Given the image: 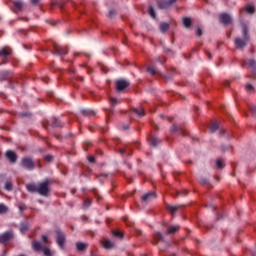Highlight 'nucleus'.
<instances>
[{"instance_id": "1", "label": "nucleus", "mask_w": 256, "mask_h": 256, "mask_svg": "<svg viewBox=\"0 0 256 256\" xmlns=\"http://www.w3.org/2000/svg\"><path fill=\"white\" fill-rule=\"evenodd\" d=\"M241 27H242V38L237 37L234 39V45L236 49H240V50L245 49L249 41H251V35L249 34V23L242 22Z\"/></svg>"}, {"instance_id": "2", "label": "nucleus", "mask_w": 256, "mask_h": 256, "mask_svg": "<svg viewBox=\"0 0 256 256\" xmlns=\"http://www.w3.org/2000/svg\"><path fill=\"white\" fill-rule=\"evenodd\" d=\"M50 184L51 182H49L48 179L44 180L41 183H38V195H41L42 197H49V193H51V188L49 187Z\"/></svg>"}, {"instance_id": "3", "label": "nucleus", "mask_w": 256, "mask_h": 256, "mask_svg": "<svg viewBox=\"0 0 256 256\" xmlns=\"http://www.w3.org/2000/svg\"><path fill=\"white\" fill-rule=\"evenodd\" d=\"M56 235V243L60 249L65 248V243L67 241V235H65V232H63L61 229L55 230Z\"/></svg>"}, {"instance_id": "4", "label": "nucleus", "mask_w": 256, "mask_h": 256, "mask_svg": "<svg viewBox=\"0 0 256 256\" xmlns=\"http://www.w3.org/2000/svg\"><path fill=\"white\" fill-rule=\"evenodd\" d=\"M21 167L27 169L28 171H33L35 169V162H33V158L24 157L21 160Z\"/></svg>"}, {"instance_id": "5", "label": "nucleus", "mask_w": 256, "mask_h": 256, "mask_svg": "<svg viewBox=\"0 0 256 256\" xmlns=\"http://www.w3.org/2000/svg\"><path fill=\"white\" fill-rule=\"evenodd\" d=\"M129 85H131V83L127 80H117L116 81V91L121 92V91H125V89H127V87H129Z\"/></svg>"}, {"instance_id": "6", "label": "nucleus", "mask_w": 256, "mask_h": 256, "mask_svg": "<svg viewBox=\"0 0 256 256\" xmlns=\"http://www.w3.org/2000/svg\"><path fill=\"white\" fill-rule=\"evenodd\" d=\"M219 20H220V23L224 25V27H227L228 25H231V23H233V20L231 19V15L227 13L220 14Z\"/></svg>"}, {"instance_id": "7", "label": "nucleus", "mask_w": 256, "mask_h": 256, "mask_svg": "<svg viewBox=\"0 0 256 256\" xmlns=\"http://www.w3.org/2000/svg\"><path fill=\"white\" fill-rule=\"evenodd\" d=\"M11 239H13L12 231H8V232H4L3 234H0V243H2V245H7V243H9Z\"/></svg>"}, {"instance_id": "8", "label": "nucleus", "mask_w": 256, "mask_h": 256, "mask_svg": "<svg viewBox=\"0 0 256 256\" xmlns=\"http://www.w3.org/2000/svg\"><path fill=\"white\" fill-rule=\"evenodd\" d=\"M53 49L55 51L56 55H67L69 53V50L67 47L59 46L58 44H53Z\"/></svg>"}, {"instance_id": "9", "label": "nucleus", "mask_w": 256, "mask_h": 256, "mask_svg": "<svg viewBox=\"0 0 256 256\" xmlns=\"http://www.w3.org/2000/svg\"><path fill=\"white\" fill-rule=\"evenodd\" d=\"M176 1L177 0H160L158 1V7L159 9H168V7H171Z\"/></svg>"}, {"instance_id": "10", "label": "nucleus", "mask_w": 256, "mask_h": 256, "mask_svg": "<svg viewBox=\"0 0 256 256\" xmlns=\"http://www.w3.org/2000/svg\"><path fill=\"white\" fill-rule=\"evenodd\" d=\"M141 199L142 201H144V203H149L153 201V199H157V195L155 194V192H148L142 195Z\"/></svg>"}, {"instance_id": "11", "label": "nucleus", "mask_w": 256, "mask_h": 256, "mask_svg": "<svg viewBox=\"0 0 256 256\" xmlns=\"http://www.w3.org/2000/svg\"><path fill=\"white\" fill-rule=\"evenodd\" d=\"M5 156L10 163H17V153L13 150L6 151Z\"/></svg>"}, {"instance_id": "12", "label": "nucleus", "mask_w": 256, "mask_h": 256, "mask_svg": "<svg viewBox=\"0 0 256 256\" xmlns=\"http://www.w3.org/2000/svg\"><path fill=\"white\" fill-rule=\"evenodd\" d=\"M181 208H183V205H171V204H167L166 209L167 211H169V213H171V215H175L177 213V211H179Z\"/></svg>"}, {"instance_id": "13", "label": "nucleus", "mask_w": 256, "mask_h": 256, "mask_svg": "<svg viewBox=\"0 0 256 256\" xmlns=\"http://www.w3.org/2000/svg\"><path fill=\"white\" fill-rule=\"evenodd\" d=\"M246 65H249L251 67V77H256V61L253 59H249L246 61Z\"/></svg>"}, {"instance_id": "14", "label": "nucleus", "mask_w": 256, "mask_h": 256, "mask_svg": "<svg viewBox=\"0 0 256 256\" xmlns=\"http://www.w3.org/2000/svg\"><path fill=\"white\" fill-rule=\"evenodd\" d=\"M11 53H12L11 48H9V47L1 48L0 58L7 59L9 57V55H11Z\"/></svg>"}, {"instance_id": "15", "label": "nucleus", "mask_w": 256, "mask_h": 256, "mask_svg": "<svg viewBox=\"0 0 256 256\" xmlns=\"http://www.w3.org/2000/svg\"><path fill=\"white\" fill-rule=\"evenodd\" d=\"M82 115H84V117H90L93 118L97 115V112H95V110H91V109H83L81 111Z\"/></svg>"}, {"instance_id": "16", "label": "nucleus", "mask_w": 256, "mask_h": 256, "mask_svg": "<svg viewBox=\"0 0 256 256\" xmlns=\"http://www.w3.org/2000/svg\"><path fill=\"white\" fill-rule=\"evenodd\" d=\"M131 112L137 115L138 117H145V109H143L142 107L132 108Z\"/></svg>"}, {"instance_id": "17", "label": "nucleus", "mask_w": 256, "mask_h": 256, "mask_svg": "<svg viewBox=\"0 0 256 256\" xmlns=\"http://www.w3.org/2000/svg\"><path fill=\"white\" fill-rule=\"evenodd\" d=\"M13 11L14 13H18V11H21L23 9V2L22 1H13Z\"/></svg>"}, {"instance_id": "18", "label": "nucleus", "mask_w": 256, "mask_h": 256, "mask_svg": "<svg viewBox=\"0 0 256 256\" xmlns=\"http://www.w3.org/2000/svg\"><path fill=\"white\" fill-rule=\"evenodd\" d=\"M101 243H102V247H104V249H113L115 247V243L111 242V240H109V239H105Z\"/></svg>"}, {"instance_id": "19", "label": "nucleus", "mask_w": 256, "mask_h": 256, "mask_svg": "<svg viewBox=\"0 0 256 256\" xmlns=\"http://www.w3.org/2000/svg\"><path fill=\"white\" fill-rule=\"evenodd\" d=\"M179 229H181V226H179V225L169 226L166 231V235H173L174 233H177V231H179Z\"/></svg>"}, {"instance_id": "20", "label": "nucleus", "mask_w": 256, "mask_h": 256, "mask_svg": "<svg viewBox=\"0 0 256 256\" xmlns=\"http://www.w3.org/2000/svg\"><path fill=\"white\" fill-rule=\"evenodd\" d=\"M26 189L29 193H37L38 185L35 183L26 184Z\"/></svg>"}, {"instance_id": "21", "label": "nucleus", "mask_w": 256, "mask_h": 256, "mask_svg": "<svg viewBox=\"0 0 256 256\" xmlns=\"http://www.w3.org/2000/svg\"><path fill=\"white\" fill-rule=\"evenodd\" d=\"M245 11L249 15H253L255 13V7L251 4H248L243 10H241V13Z\"/></svg>"}, {"instance_id": "22", "label": "nucleus", "mask_w": 256, "mask_h": 256, "mask_svg": "<svg viewBox=\"0 0 256 256\" xmlns=\"http://www.w3.org/2000/svg\"><path fill=\"white\" fill-rule=\"evenodd\" d=\"M87 247H89V245L87 243H83V242L76 243L77 251H85V249H87Z\"/></svg>"}, {"instance_id": "23", "label": "nucleus", "mask_w": 256, "mask_h": 256, "mask_svg": "<svg viewBox=\"0 0 256 256\" xmlns=\"http://www.w3.org/2000/svg\"><path fill=\"white\" fill-rule=\"evenodd\" d=\"M159 29H160L161 33H166V31H169V23H167V22L160 23Z\"/></svg>"}, {"instance_id": "24", "label": "nucleus", "mask_w": 256, "mask_h": 256, "mask_svg": "<svg viewBox=\"0 0 256 256\" xmlns=\"http://www.w3.org/2000/svg\"><path fill=\"white\" fill-rule=\"evenodd\" d=\"M32 247L34 251H43V245H41V242H38V241L32 242Z\"/></svg>"}, {"instance_id": "25", "label": "nucleus", "mask_w": 256, "mask_h": 256, "mask_svg": "<svg viewBox=\"0 0 256 256\" xmlns=\"http://www.w3.org/2000/svg\"><path fill=\"white\" fill-rule=\"evenodd\" d=\"M50 124L52 125V127H63V125L61 124V120L57 118H52L50 120Z\"/></svg>"}, {"instance_id": "26", "label": "nucleus", "mask_w": 256, "mask_h": 256, "mask_svg": "<svg viewBox=\"0 0 256 256\" xmlns=\"http://www.w3.org/2000/svg\"><path fill=\"white\" fill-rule=\"evenodd\" d=\"M154 239L157 243L164 241L163 234L161 232H154Z\"/></svg>"}, {"instance_id": "27", "label": "nucleus", "mask_w": 256, "mask_h": 256, "mask_svg": "<svg viewBox=\"0 0 256 256\" xmlns=\"http://www.w3.org/2000/svg\"><path fill=\"white\" fill-rule=\"evenodd\" d=\"M159 143H161V141H159V139H157L155 137L150 138L151 147H157V145H159Z\"/></svg>"}, {"instance_id": "28", "label": "nucleus", "mask_w": 256, "mask_h": 256, "mask_svg": "<svg viewBox=\"0 0 256 256\" xmlns=\"http://www.w3.org/2000/svg\"><path fill=\"white\" fill-rule=\"evenodd\" d=\"M171 131L172 133L179 131L180 133H182V135H185V130H183V128L177 127V125H172Z\"/></svg>"}, {"instance_id": "29", "label": "nucleus", "mask_w": 256, "mask_h": 256, "mask_svg": "<svg viewBox=\"0 0 256 256\" xmlns=\"http://www.w3.org/2000/svg\"><path fill=\"white\" fill-rule=\"evenodd\" d=\"M183 25L184 27H186V29H189V27H191V18H183Z\"/></svg>"}, {"instance_id": "30", "label": "nucleus", "mask_w": 256, "mask_h": 256, "mask_svg": "<svg viewBox=\"0 0 256 256\" xmlns=\"http://www.w3.org/2000/svg\"><path fill=\"white\" fill-rule=\"evenodd\" d=\"M217 129H219V124H217V122H213L210 125V133H215V131H217Z\"/></svg>"}, {"instance_id": "31", "label": "nucleus", "mask_w": 256, "mask_h": 256, "mask_svg": "<svg viewBox=\"0 0 256 256\" xmlns=\"http://www.w3.org/2000/svg\"><path fill=\"white\" fill-rule=\"evenodd\" d=\"M28 230H29V225L28 224H26V223L20 224V231H21V233H25Z\"/></svg>"}, {"instance_id": "32", "label": "nucleus", "mask_w": 256, "mask_h": 256, "mask_svg": "<svg viewBox=\"0 0 256 256\" xmlns=\"http://www.w3.org/2000/svg\"><path fill=\"white\" fill-rule=\"evenodd\" d=\"M5 189L6 191H13V183L11 181H7L5 183Z\"/></svg>"}, {"instance_id": "33", "label": "nucleus", "mask_w": 256, "mask_h": 256, "mask_svg": "<svg viewBox=\"0 0 256 256\" xmlns=\"http://www.w3.org/2000/svg\"><path fill=\"white\" fill-rule=\"evenodd\" d=\"M148 13L150 17H152V19H155L156 15H155V9L153 8V6H149Z\"/></svg>"}, {"instance_id": "34", "label": "nucleus", "mask_w": 256, "mask_h": 256, "mask_svg": "<svg viewBox=\"0 0 256 256\" xmlns=\"http://www.w3.org/2000/svg\"><path fill=\"white\" fill-rule=\"evenodd\" d=\"M147 73H150V75H157V71L155 70V68L148 66L146 68Z\"/></svg>"}, {"instance_id": "35", "label": "nucleus", "mask_w": 256, "mask_h": 256, "mask_svg": "<svg viewBox=\"0 0 256 256\" xmlns=\"http://www.w3.org/2000/svg\"><path fill=\"white\" fill-rule=\"evenodd\" d=\"M7 211H9V208L5 204H0V214L7 213Z\"/></svg>"}, {"instance_id": "36", "label": "nucleus", "mask_w": 256, "mask_h": 256, "mask_svg": "<svg viewBox=\"0 0 256 256\" xmlns=\"http://www.w3.org/2000/svg\"><path fill=\"white\" fill-rule=\"evenodd\" d=\"M216 167H217L218 169H223V167H225V165L223 164V160L218 159V160L216 161Z\"/></svg>"}, {"instance_id": "37", "label": "nucleus", "mask_w": 256, "mask_h": 256, "mask_svg": "<svg viewBox=\"0 0 256 256\" xmlns=\"http://www.w3.org/2000/svg\"><path fill=\"white\" fill-rule=\"evenodd\" d=\"M119 103V100L118 99H115V98H111L110 99V105L111 107H115V105H118Z\"/></svg>"}, {"instance_id": "38", "label": "nucleus", "mask_w": 256, "mask_h": 256, "mask_svg": "<svg viewBox=\"0 0 256 256\" xmlns=\"http://www.w3.org/2000/svg\"><path fill=\"white\" fill-rule=\"evenodd\" d=\"M42 251L45 256H51V250L49 248L44 247Z\"/></svg>"}, {"instance_id": "39", "label": "nucleus", "mask_w": 256, "mask_h": 256, "mask_svg": "<svg viewBox=\"0 0 256 256\" xmlns=\"http://www.w3.org/2000/svg\"><path fill=\"white\" fill-rule=\"evenodd\" d=\"M114 237H118L119 239H123V233L119 231L113 232Z\"/></svg>"}, {"instance_id": "40", "label": "nucleus", "mask_w": 256, "mask_h": 256, "mask_svg": "<svg viewBox=\"0 0 256 256\" xmlns=\"http://www.w3.org/2000/svg\"><path fill=\"white\" fill-rule=\"evenodd\" d=\"M115 15H117V12H115V10H110L108 12L109 19H113V17H115Z\"/></svg>"}, {"instance_id": "41", "label": "nucleus", "mask_w": 256, "mask_h": 256, "mask_svg": "<svg viewBox=\"0 0 256 256\" xmlns=\"http://www.w3.org/2000/svg\"><path fill=\"white\" fill-rule=\"evenodd\" d=\"M83 207H84V209H87V207H91V200H89V199L85 200Z\"/></svg>"}, {"instance_id": "42", "label": "nucleus", "mask_w": 256, "mask_h": 256, "mask_svg": "<svg viewBox=\"0 0 256 256\" xmlns=\"http://www.w3.org/2000/svg\"><path fill=\"white\" fill-rule=\"evenodd\" d=\"M177 195H180L181 197H187V190H182L181 192H177Z\"/></svg>"}, {"instance_id": "43", "label": "nucleus", "mask_w": 256, "mask_h": 256, "mask_svg": "<svg viewBox=\"0 0 256 256\" xmlns=\"http://www.w3.org/2000/svg\"><path fill=\"white\" fill-rule=\"evenodd\" d=\"M199 182L201 183V185H207L208 180H207V178H200Z\"/></svg>"}, {"instance_id": "44", "label": "nucleus", "mask_w": 256, "mask_h": 256, "mask_svg": "<svg viewBox=\"0 0 256 256\" xmlns=\"http://www.w3.org/2000/svg\"><path fill=\"white\" fill-rule=\"evenodd\" d=\"M45 161H48V163H51V161H53V156H51V155H46V156H45Z\"/></svg>"}, {"instance_id": "45", "label": "nucleus", "mask_w": 256, "mask_h": 256, "mask_svg": "<svg viewBox=\"0 0 256 256\" xmlns=\"http://www.w3.org/2000/svg\"><path fill=\"white\" fill-rule=\"evenodd\" d=\"M246 91H249V92L253 91V85L246 84Z\"/></svg>"}, {"instance_id": "46", "label": "nucleus", "mask_w": 256, "mask_h": 256, "mask_svg": "<svg viewBox=\"0 0 256 256\" xmlns=\"http://www.w3.org/2000/svg\"><path fill=\"white\" fill-rule=\"evenodd\" d=\"M196 34L198 35V37H201V35H203V31L201 30V28H197Z\"/></svg>"}, {"instance_id": "47", "label": "nucleus", "mask_w": 256, "mask_h": 256, "mask_svg": "<svg viewBox=\"0 0 256 256\" xmlns=\"http://www.w3.org/2000/svg\"><path fill=\"white\" fill-rule=\"evenodd\" d=\"M53 6H57V7H60V9H63V4L59 3V2H56V3H52Z\"/></svg>"}, {"instance_id": "48", "label": "nucleus", "mask_w": 256, "mask_h": 256, "mask_svg": "<svg viewBox=\"0 0 256 256\" xmlns=\"http://www.w3.org/2000/svg\"><path fill=\"white\" fill-rule=\"evenodd\" d=\"M88 161H89L90 163H95V157H93V156H88Z\"/></svg>"}, {"instance_id": "49", "label": "nucleus", "mask_w": 256, "mask_h": 256, "mask_svg": "<svg viewBox=\"0 0 256 256\" xmlns=\"http://www.w3.org/2000/svg\"><path fill=\"white\" fill-rule=\"evenodd\" d=\"M41 0H30V2L32 3V5H39V2Z\"/></svg>"}, {"instance_id": "50", "label": "nucleus", "mask_w": 256, "mask_h": 256, "mask_svg": "<svg viewBox=\"0 0 256 256\" xmlns=\"http://www.w3.org/2000/svg\"><path fill=\"white\" fill-rule=\"evenodd\" d=\"M48 237H47V235H43L42 236V241L44 242V243H47V241H48Z\"/></svg>"}, {"instance_id": "51", "label": "nucleus", "mask_w": 256, "mask_h": 256, "mask_svg": "<svg viewBox=\"0 0 256 256\" xmlns=\"http://www.w3.org/2000/svg\"><path fill=\"white\" fill-rule=\"evenodd\" d=\"M136 234L137 235H143V231L141 229H136Z\"/></svg>"}, {"instance_id": "52", "label": "nucleus", "mask_w": 256, "mask_h": 256, "mask_svg": "<svg viewBox=\"0 0 256 256\" xmlns=\"http://www.w3.org/2000/svg\"><path fill=\"white\" fill-rule=\"evenodd\" d=\"M119 153H120V155H125V150L124 149H120Z\"/></svg>"}, {"instance_id": "53", "label": "nucleus", "mask_w": 256, "mask_h": 256, "mask_svg": "<svg viewBox=\"0 0 256 256\" xmlns=\"http://www.w3.org/2000/svg\"><path fill=\"white\" fill-rule=\"evenodd\" d=\"M206 55L208 56L209 59H213V56L210 54V52H206Z\"/></svg>"}, {"instance_id": "54", "label": "nucleus", "mask_w": 256, "mask_h": 256, "mask_svg": "<svg viewBox=\"0 0 256 256\" xmlns=\"http://www.w3.org/2000/svg\"><path fill=\"white\" fill-rule=\"evenodd\" d=\"M108 111V115H113V109L106 110Z\"/></svg>"}, {"instance_id": "55", "label": "nucleus", "mask_w": 256, "mask_h": 256, "mask_svg": "<svg viewBox=\"0 0 256 256\" xmlns=\"http://www.w3.org/2000/svg\"><path fill=\"white\" fill-rule=\"evenodd\" d=\"M20 211H24L25 206H19Z\"/></svg>"}, {"instance_id": "56", "label": "nucleus", "mask_w": 256, "mask_h": 256, "mask_svg": "<svg viewBox=\"0 0 256 256\" xmlns=\"http://www.w3.org/2000/svg\"><path fill=\"white\" fill-rule=\"evenodd\" d=\"M85 57H91V54L89 53H84Z\"/></svg>"}, {"instance_id": "57", "label": "nucleus", "mask_w": 256, "mask_h": 256, "mask_svg": "<svg viewBox=\"0 0 256 256\" xmlns=\"http://www.w3.org/2000/svg\"><path fill=\"white\" fill-rule=\"evenodd\" d=\"M19 21H27L26 18H19Z\"/></svg>"}, {"instance_id": "58", "label": "nucleus", "mask_w": 256, "mask_h": 256, "mask_svg": "<svg viewBox=\"0 0 256 256\" xmlns=\"http://www.w3.org/2000/svg\"><path fill=\"white\" fill-rule=\"evenodd\" d=\"M100 177H108L107 174H101Z\"/></svg>"}, {"instance_id": "59", "label": "nucleus", "mask_w": 256, "mask_h": 256, "mask_svg": "<svg viewBox=\"0 0 256 256\" xmlns=\"http://www.w3.org/2000/svg\"><path fill=\"white\" fill-rule=\"evenodd\" d=\"M124 129H125V130L129 129V125H125V126H124Z\"/></svg>"}, {"instance_id": "60", "label": "nucleus", "mask_w": 256, "mask_h": 256, "mask_svg": "<svg viewBox=\"0 0 256 256\" xmlns=\"http://www.w3.org/2000/svg\"><path fill=\"white\" fill-rule=\"evenodd\" d=\"M160 63H165V58H162V60H160Z\"/></svg>"}, {"instance_id": "61", "label": "nucleus", "mask_w": 256, "mask_h": 256, "mask_svg": "<svg viewBox=\"0 0 256 256\" xmlns=\"http://www.w3.org/2000/svg\"><path fill=\"white\" fill-rule=\"evenodd\" d=\"M79 81H83V77H78Z\"/></svg>"}, {"instance_id": "62", "label": "nucleus", "mask_w": 256, "mask_h": 256, "mask_svg": "<svg viewBox=\"0 0 256 256\" xmlns=\"http://www.w3.org/2000/svg\"><path fill=\"white\" fill-rule=\"evenodd\" d=\"M220 133L223 135L225 133V130H221Z\"/></svg>"}, {"instance_id": "63", "label": "nucleus", "mask_w": 256, "mask_h": 256, "mask_svg": "<svg viewBox=\"0 0 256 256\" xmlns=\"http://www.w3.org/2000/svg\"><path fill=\"white\" fill-rule=\"evenodd\" d=\"M86 144L89 146V145H91V142H86Z\"/></svg>"}, {"instance_id": "64", "label": "nucleus", "mask_w": 256, "mask_h": 256, "mask_svg": "<svg viewBox=\"0 0 256 256\" xmlns=\"http://www.w3.org/2000/svg\"><path fill=\"white\" fill-rule=\"evenodd\" d=\"M226 86H229V82H226Z\"/></svg>"}]
</instances>
